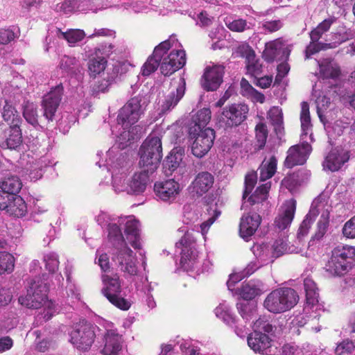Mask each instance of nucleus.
<instances>
[{"instance_id":"0eeeda50","label":"nucleus","mask_w":355,"mask_h":355,"mask_svg":"<svg viewBox=\"0 0 355 355\" xmlns=\"http://www.w3.org/2000/svg\"><path fill=\"white\" fill-rule=\"evenodd\" d=\"M189 137L193 141L191 145L192 154L198 158L203 157L211 148L216 137L215 131L210 128L200 130L196 126H190Z\"/></svg>"},{"instance_id":"5fc2aeb1","label":"nucleus","mask_w":355,"mask_h":355,"mask_svg":"<svg viewBox=\"0 0 355 355\" xmlns=\"http://www.w3.org/2000/svg\"><path fill=\"white\" fill-rule=\"evenodd\" d=\"M257 180L255 173H248L245 177V189L243 193V198L245 199L253 190Z\"/></svg>"},{"instance_id":"f3484780","label":"nucleus","mask_w":355,"mask_h":355,"mask_svg":"<svg viewBox=\"0 0 355 355\" xmlns=\"http://www.w3.org/2000/svg\"><path fill=\"white\" fill-rule=\"evenodd\" d=\"M214 183V175L207 171L198 173L189 186L191 193L197 197L207 193Z\"/></svg>"},{"instance_id":"aec40b11","label":"nucleus","mask_w":355,"mask_h":355,"mask_svg":"<svg viewBox=\"0 0 355 355\" xmlns=\"http://www.w3.org/2000/svg\"><path fill=\"white\" fill-rule=\"evenodd\" d=\"M156 196L163 201L173 200L179 193L180 184L174 180L157 182L154 185Z\"/></svg>"},{"instance_id":"b1692460","label":"nucleus","mask_w":355,"mask_h":355,"mask_svg":"<svg viewBox=\"0 0 355 355\" xmlns=\"http://www.w3.org/2000/svg\"><path fill=\"white\" fill-rule=\"evenodd\" d=\"M105 345L102 349L103 355H119L122 349L121 336L114 330H108L105 334Z\"/></svg>"},{"instance_id":"4be33fe9","label":"nucleus","mask_w":355,"mask_h":355,"mask_svg":"<svg viewBox=\"0 0 355 355\" xmlns=\"http://www.w3.org/2000/svg\"><path fill=\"white\" fill-rule=\"evenodd\" d=\"M185 80L180 78L177 83L175 89L166 96L163 104L162 105V113L164 114L173 109L180 101L182 98L185 93Z\"/></svg>"},{"instance_id":"6ab92c4d","label":"nucleus","mask_w":355,"mask_h":355,"mask_svg":"<svg viewBox=\"0 0 355 355\" xmlns=\"http://www.w3.org/2000/svg\"><path fill=\"white\" fill-rule=\"evenodd\" d=\"M286 46V41L282 37L266 42L262 57L267 62H272L281 51L288 57L291 49Z\"/></svg>"},{"instance_id":"72a5a7b5","label":"nucleus","mask_w":355,"mask_h":355,"mask_svg":"<svg viewBox=\"0 0 355 355\" xmlns=\"http://www.w3.org/2000/svg\"><path fill=\"white\" fill-rule=\"evenodd\" d=\"M277 165V159L275 155L271 156L268 161L264 159L258 169L260 180L266 181L271 178L276 173Z\"/></svg>"},{"instance_id":"774afa93","label":"nucleus","mask_w":355,"mask_h":355,"mask_svg":"<svg viewBox=\"0 0 355 355\" xmlns=\"http://www.w3.org/2000/svg\"><path fill=\"white\" fill-rule=\"evenodd\" d=\"M12 300V294L9 289L0 288V306L8 304Z\"/></svg>"},{"instance_id":"bf43d9fd","label":"nucleus","mask_w":355,"mask_h":355,"mask_svg":"<svg viewBox=\"0 0 355 355\" xmlns=\"http://www.w3.org/2000/svg\"><path fill=\"white\" fill-rule=\"evenodd\" d=\"M221 211L220 210L216 209H214L213 215L200 225V231L203 236H205L208 232L209 227L216 221V220L219 217Z\"/></svg>"},{"instance_id":"e2e57ef3","label":"nucleus","mask_w":355,"mask_h":355,"mask_svg":"<svg viewBox=\"0 0 355 355\" xmlns=\"http://www.w3.org/2000/svg\"><path fill=\"white\" fill-rule=\"evenodd\" d=\"M287 247V243L282 239L276 240L272 245L274 254L277 257L282 255L286 252Z\"/></svg>"},{"instance_id":"052dcab7","label":"nucleus","mask_w":355,"mask_h":355,"mask_svg":"<svg viewBox=\"0 0 355 355\" xmlns=\"http://www.w3.org/2000/svg\"><path fill=\"white\" fill-rule=\"evenodd\" d=\"M343 234L347 238H355V216L345 223L343 227Z\"/></svg>"},{"instance_id":"2f4dec72","label":"nucleus","mask_w":355,"mask_h":355,"mask_svg":"<svg viewBox=\"0 0 355 355\" xmlns=\"http://www.w3.org/2000/svg\"><path fill=\"white\" fill-rule=\"evenodd\" d=\"M9 198L10 200L7 203V207H6L5 211L15 217L24 216L26 213V205L23 198L16 195H12V198Z\"/></svg>"},{"instance_id":"a211bd4d","label":"nucleus","mask_w":355,"mask_h":355,"mask_svg":"<svg viewBox=\"0 0 355 355\" xmlns=\"http://www.w3.org/2000/svg\"><path fill=\"white\" fill-rule=\"evenodd\" d=\"M261 223L259 214L250 211L243 215L239 223V234L244 239H248L257 230Z\"/></svg>"},{"instance_id":"f704fd0d","label":"nucleus","mask_w":355,"mask_h":355,"mask_svg":"<svg viewBox=\"0 0 355 355\" xmlns=\"http://www.w3.org/2000/svg\"><path fill=\"white\" fill-rule=\"evenodd\" d=\"M115 73H107L105 77L96 81L91 87V94L93 96H98L100 93L108 91L110 86L114 83Z\"/></svg>"},{"instance_id":"39448f33","label":"nucleus","mask_w":355,"mask_h":355,"mask_svg":"<svg viewBox=\"0 0 355 355\" xmlns=\"http://www.w3.org/2000/svg\"><path fill=\"white\" fill-rule=\"evenodd\" d=\"M354 257V247L338 245L331 251V256L326 264V270L335 276L343 275L347 272L349 263Z\"/></svg>"},{"instance_id":"a18cd8bd","label":"nucleus","mask_w":355,"mask_h":355,"mask_svg":"<svg viewBox=\"0 0 355 355\" xmlns=\"http://www.w3.org/2000/svg\"><path fill=\"white\" fill-rule=\"evenodd\" d=\"M250 300H242L236 304L239 313L243 318L248 320L256 311V306Z\"/></svg>"},{"instance_id":"69168bd1","label":"nucleus","mask_w":355,"mask_h":355,"mask_svg":"<svg viewBox=\"0 0 355 355\" xmlns=\"http://www.w3.org/2000/svg\"><path fill=\"white\" fill-rule=\"evenodd\" d=\"M272 82V76H265L263 77L258 76L257 78H254L253 83L262 89H266L270 86Z\"/></svg>"},{"instance_id":"a878e982","label":"nucleus","mask_w":355,"mask_h":355,"mask_svg":"<svg viewBox=\"0 0 355 355\" xmlns=\"http://www.w3.org/2000/svg\"><path fill=\"white\" fill-rule=\"evenodd\" d=\"M247 74L254 78L260 76L263 73V64L261 60L257 58L254 51L250 48L245 51Z\"/></svg>"},{"instance_id":"2eb2a0df","label":"nucleus","mask_w":355,"mask_h":355,"mask_svg":"<svg viewBox=\"0 0 355 355\" xmlns=\"http://www.w3.org/2000/svg\"><path fill=\"white\" fill-rule=\"evenodd\" d=\"M311 150V146L308 143L292 146L287 151V156L284 162V166L292 168L295 166L304 164Z\"/></svg>"},{"instance_id":"4d7b16f0","label":"nucleus","mask_w":355,"mask_h":355,"mask_svg":"<svg viewBox=\"0 0 355 355\" xmlns=\"http://www.w3.org/2000/svg\"><path fill=\"white\" fill-rule=\"evenodd\" d=\"M171 46L172 44L171 40H166L155 46L153 53H154V55H157L159 59H162Z\"/></svg>"},{"instance_id":"9d476101","label":"nucleus","mask_w":355,"mask_h":355,"mask_svg":"<svg viewBox=\"0 0 355 355\" xmlns=\"http://www.w3.org/2000/svg\"><path fill=\"white\" fill-rule=\"evenodd\" d=\"M48 288L42 282H31L26 296L19 297V302L28 308L38 309L47 300Z\"/></svg>"},{"instance_id":"7c9ffc66","label":"nucleus","mask_w":355,"mask_h":355,"mask_svg":"<svg viewBox=\"0 0 355 355\" xmlns=\"http://www.w3.org/2000/svg\"><path fill=\"white\" fill-rule=\"evenodd\" d=\"M141 171L135 173L130 182V190L135 193L144 192L149 181V175L153 173H150L146 168H141Z\"/></svg>"},{"instance_id":"6e6d98bb","label":"nucleus","mask_w":355,"mask_h":355,"mask_svg":"<svg viewBox=\"0 0 355 355\" xmlns=\"http://www.w3.org/2000/svg\"><path fill=\"white\" fill-rule=\"evenodd\" d=\"M267 116L271 125L284 122L282 110L277 106L271 107Z\"/></svg>"},{"instance_id":"4c0bfd02","label":"nucleus","mask_w":355,"mask_h":355,"mask_svg":"<svg viewBox=\"0 0 355 355\" xmlns=\"http://www.w3.org/2000/svg\"><path fill=\"white\" fill-rule=\"evenodd\" d=\"M23 116L25 120L35 128L40 127L39 123V114L36 105L27 102L24 106Z\"/></svg>"},{"instance_id":"6e6552de","label":"nucleus","mask_w":355,"mask_h":355,"mask_svg":"<svg viewBox=\"0 0 355 355\" xmlns=\"http://www.w3.org/2000/svg\"><path fill=\"white\" fill-rule=\"evenodd\" d=\"M102 280L104 286L101 291L108 301L121 310H128L131 304L126 299L121 297V281L119 275L114 274L112 276L104 275L102 276Z\"/></svg>"},{"instance_id":"e433bc0d","label":"nucleus","mask_w":355,"mask_h":355,"mask_svg":"<svg viewBox=\"0 0 355 355\" xmlns=\"http://www.w3.org/2000/svg\"><path fill=\"white\" fill-rule=\"evenodd\" d=\"M21 182L17 176H9L1 182V189L7 193L15 195L21 189Z\"/></svg>"},{"instance_id":"5701e85b","label":"nucleus","mask_w":355,"mask_h":355,"mask_svg":"<svg viewBox=\"0 0 355 355\" xmlns=\"http://www.w3.org/2000/svg\"><path fill=\"white\" fill-rule=\"evenodd\" d=\"M349 159L348 151L343 149H332L325 158L324 166L331 171H337Z\"/></svg>"},{"instance_id":"0e129e2a","label":"nucleus","mask_w":355,"mask_h":355,"mask_svg":"<svg viewBox=\"0 0 355 355\" xmlns=\"http://www.w3.org/2000/svg\"><path fill=\"white\" fill-rule=\"evenodd\" d=\"M282 355H302V350L297 345L286 344L282 347Z\"/></svg>"},{"instance_id":"13d9d810","label":"nucleus","mask_w":355,"mask_h":355,"mask_svg":"<svg viewBox=\"0 0 355 355\" xmlns=\"http://www.w3.org/2000/svg\"><path fill=\"white\" fill-rule=\"evenodd\" d=\"M15 38V32L10 28H0V44H8Z\"/></svg>"},{"instance_id":"58836bf2","label":"nucleus","mask_w":355,"mask_h":355,"mask_svg":"<svg viewBox=\"0 0 355 355\" xmlns=\"http://www.w3.org/2000/svg\"><path fill=\"white\" fill-rule=\"evenodd\" d=\"M255 132V148L257 150H262L266 144L268 137V130L266 123H258L254 128Z\"/></svg>"},{"instance_id":"7ed1b4c3","label":"nucleus","mask_w":355,"mask_h":355,"mask_svg":"<svg viewBox=\"0 0 355 355\" xmlns=\"http://www.w3.org/2000/svg\"><path fill=\"white\" fill-rule=\"evenodd\" d=\"M141 168L154 173L162 158V144L158 136L150 135L143 142L139 150Z\"/></svg>"},{"instance_id":"338daca9","label":"nucleus","mask_w":355,"mask_h":355,"mask_svg":"<svg viewBox=\"0 0 355 355\" xmlns=\"http://www.w3.org/2000/svg\"><path fill=\"white\" fill-rule=\"evenodd\" d=\"M241 94L243 96L249 97L255 89L245 78H243L241 80Z\"/></svg>"},{"instance_id":"680f3d73","label":"nucleus","mask_w":355,"mask_h":355,"mask_svg":"<svg viewBox=\"0 0 355 355\" xmlns=\"http://www.w3.org/2000/svg\"><path fill=\"white\" fill-rule=\"evenodd\" d=\"M254 330L259 331H264L266 333H270L273 330L272 325L268 321L263 320L261 318L257 320L254 323Z\"/></svg>"},{"instance_id":"79ce46f5","label":"nucleus","mask_w":355,"mask_h":355,"mask_svg":"<svg viewBox=\"0 0 355 355\" xmlns=\"http://www.w3.org/2000/svg\"><path fill=\"white\" fill-rule=\"evenodd\" d=\"M107 60L103 57L91 59L88 62V69L90 76L95 78L103 71L107 65Z\"/></svg>"},{"instance_id":"c9c22d12","label":"nucleus","mask_w":355,"mask_h":355,"mask_svg":"<svg viewBox=\"0 0 355 355\" xmlns=\"http://www.w3.org/2000/svg\"><path fill=\"white\" fill-rule=\"evenodd\" d=\"M311 41L309 44L306 46L305 50H304V56L305 59H309L311 55L321 51H325L329 49H333L336 47V45L331 44V43H326L320 42L319 40L313 39H310Z\"/></svg>"},{"instance_id":"393cba45","label":"nucleus","mask_w":355,"mask_h":355,"mask_svg":"<svg viewBox=\"0 0 355 355\" xmlns=\"http://www.w3.org/2000/svg\"><path fill=\"white\" fill-rule=\"evenodd\" d=\"M296 205V200L293 198L286 201L282 214H279L275 220V225L279 230H285L291 225L295 213Z\"/></svg>"},{"instance_id":"8fccbe9b","label":"nucleus","mask_w":355,"mask_h":355,"mask_svg":"<svg viewBox=\"0 0 355 355\" xmlns=\"http://www.w3.org/2000/svg\"><path fill=\"white\" fill-rule=\"evenodd\" d=\"M284 26V24L280 19L275 20H266L262 22L261 28L264 31V33H273Z\"/></svg>"},{"instance_id":"473e14b6","label":"nucleus","mask_w":355,"mask_h":355,"mask_svg":"<svg viewBox=\"0 0 355 355\" xmlns=\"http://www.w3.org/2000/svg\"><path fill=\"white\" fill-rule=\"evenodd\" d=\"M20 126L21 125L9 126V135L6 141L2 144V148L15 150L21 144L22 133Z\"/></svg>"},{"instance_id":"ea45409f","label":"nucleus","mask_w":355,"mask_h":355,"mask_svg":"<svg viewBox=\"0 0 355 355\" xmlns=\"http://www.w3.org/2000/svg\"><path fill=\"white\" fill-rule=\"evenodd\" d=\"M211 118V112L209 108H203L198 111L193 117V121L190 126H196L200 130L205 129Z\"/></svg>"},{"instance_id":"c756f323","label":"nucleus","mask_w":355,"mask_h":355,"mask_svg":"<svg viewBox=\"0 0 355 355\" xmlns=\"http://www.w3.org/2000/svg\"><path fill=\"white\" fill-rule=\"evenodd\" d=\"M184 155V150L182 148H174L171 151L163 164L164 172L167 175H171L179 167Z\"/></svg>"},{"instance_id":"37998d69","label":"nucleus","mask_w":355,"mask_h":355,"mask_svg":"<svg viewBox=\"0 0 355 355\" xmlns=\"http://www.w3.org/2000/svg\"><path fill=\"white\" fill-rule=\"evenodd\" d=\"M162 60V59L161 58L159 59L157 55H154V53H153L142 66V75L148 76L155 72L159 66L161 67Z\"/></svg>"},{"instance_id":"412c9836","label":"nucleus","mask_w":355,"mask_h":355,"mask_svg":"<svg viewBox=\"0 0 355 355\" xmlns=\"http://www.w3.org/2000/svg\"><path fill=\"white\" fill-rule=\"evenodd\" d=\"M270 338L261 331L254 330L248 336V345L255 352L268 354L271 347Z\"/></svg>"},{"instance_id":"c85d7f7f","label":"nucleus","mask_w":355,"mask_h":355,"mask_svg":"<svg viewBox=\"0 0 355 355\" xmlns=\"http://www.w3.org/2000/svg\"><path fill=\"white\" fill-rule=\"evenodd\" d=\"M125 234L131 246L135 250L141 248L139 221L135 219L128 220L125 223Z\"/></svg>"},{"instance_id":"cd10ccee","label":"nucleus","mask_w":355,"mask_h":355,"mask_svg":"<svg viewBox=\"0 0 355 355\" xmlns=\"http://www.w3.org/2000/svg\"><path fill=\"white\" fill-rule=\"evenodd\" d=\"M1 116L9 126L21 125V118L15 108V105L10 99L6 98L3 101L1 109Z\"/></svg>"},{"instance_id":"864d4df0","label":"nucleus","mask_w":355,"mask_h":355,"mask_svg":"<svg viewBox=\"0 0 355 355\" xmlns=\"http://www.w3.org/2000/svg\"><path fill=\"white\" fill-rule=\"evenodd\" d=\"M315 214H312L309 212L305 217V218L302 222L297 232L298 237L304 236L309 232V229L311 228V225L315 220Z\"/></svg>"},{"instance_id":"09e8293b","label":"nucleus","mask_w":355,"mask_h":355,"mask_svg":"<svg viewBox=\"0 0 355 355\" xmlns=\"http://www.w3.org/2000/svg\"><path fill=\"white\" fill-rule=\"evenodd\" d=\"M63 37L69 44H76L83 40L85 37V33L80 29H70L62 33Z\"/></svg>"},{"instance_id":"4468645a","label":"nucleus","mask_w":355,"mask_h":355,"mask_svg":"<svg viewBox=\"0 0 355 355\" xmlns=\"http://www.w3.org/2000/svg\"><path fill=\"white\" fill-rule=\"evenodd\" d=\"M225 67L222 65H214L205 68L201 78V84L206 91H216L223 83Z\"/></svg>"},{"instance_id":"423d86ee","label":"nucleus","mask_w":355,"mask_h":355,"mask_svg":"<svg viewBox=\"0 0 355 355\" xmlns=\"http://www.w3.org/2000/svg\"><path fill=\"white\" fill-rule=\"evenodd\" d=\"M96 326L85 320L76 323L69 333V341L80 351H87L96 338Z\"/></svg>"},{"instance_id":"c03bdc74","label":"nucleus","mask_w":355,"mask_h":355,"mask_svg":"<svg viewBox=\"0 0 355 355\" xmlns=\"http://www.w3.org/2000/svg\"><path fill=\"white\" fill-rule=\"evenodd\" d=\"M333 23L334 20L331 18L323 20L309 33L310 39L320 40L323 34L329 30Z\"/></svg>"},{"instance_id":"9b49d317","label":"nucleus","mask_w":355,"mask_h":355,"mask_svg":"<svg viewBox=\"0 0 355 355\" xmlns=\"http://www.w3.org/2000/svg\"><path fill=\"white\" fill-rule=\"evenodd\" d=\"M141 98L139 96L131 98L120 110L117 122L125 128L136 123L143 114L141 105Z\"/></svg>"},{"instance_id":"49530a36","label":"nucleus","mask_w":355,"mask_h":355,"mask_svg":"<svg viewBox=\"0 0 355 355\" xmlns=\"http://www.w3.org/2000/svg\"><path fill=\"white\" fill-rule=\"evenodd\" d=\"M14 257L6 252H0V275L11 272L14 269Z\"/></svg>"},{"instance_id":"f8f14e48","label":"nucleus","mask_w":355,"mask_h":355,"mask_svg":"<svg viewBox=\"0 0 355 355\" xmlns=\"http://www.w3.org/2000/svg\"><path fill=\"white\" fill-rule=\"evenodd\" d=\"M64 92L63 86L60 84L52 88L49 92L45 94L41 101V107L43 110V116L48 122H53L55 114L60 105Z\"/></svg>"},{"instance_id":"1a4fd4ad","label":"nucleus","mask_w":355,"mask_h":355,"mask_svg":"<svg viewBox=\"0 0 355 355\" xmlns=\"http://www.w3.org/2000/svg\"><path fill=\"white\" fill-rule=\"evenodd\" d=\"M195 241L192 232L187 231L175 244L177 248L181 249L180 266L184 270H192L198 258L197 252L193 247Z\"/></svg>"},{"instance_id":"a19ab883","label":"nucleus","mask_w":355,"mask_h":355,"mask_svg":"<svg viewBox=\"0 0 355 355\" xmlns=\"http://www.w3.org/2000/svg\"><path fill=\"white\" fill-rule=\"evenodd\" d=\"M261 293L260 288L252 282L243 283L239 294L244 300H251Z\"/></svg>"},{"instance_id":"bb28decb","label":"nucleus","mask_w":355,"mask_h":355,"mask_svg":"<svg viewBox=\"0 0 355 355\" xmlns=\"http://www.w3.org/2000/svg\"><path fill=\"white\" fill-rule=\"evenodd\" d=\"M320 74L323 79L336 80L341 75L339 64L331 58H324L319 62Z\"/></svg>"},{"instance_id":"de8ad7c7","label":"nucleus","mask_w":355,"mask_h":355,"mask_svg":"<svg viewBox=\"0 0 355 355\" xmlns=\"http://www.w3.org/2000/svg\"><path fill=\"white\" fill-rule=\"evenodd\" d=\"M300 122L302 130L304 132L312 126L309 112V105L306 101L301 103Z\"/></svg>"},{"instance_id":"ddd939ff","label":"nucleus","mask_w":355,"mask_h":355,"mask_svg":"<svg viewBox=\"0 0 355 355\" xmlns=\"http://www.w3.org/2000/svg\"><path fill=\"white\" fill-rule=\"evenodd\" d=\"M186 63V53L184 50H173L162 60L160 71L168 76L182 68Z\"/></svg>"},{"instance_id":"dca6fc26","label":"nucleus","mask_w":355,"mask_h":355,"mask_svg":"<svg viewBox=\"0 0 355 355\" xmlns=\"http://www.w3.org/2000/svg\"><path fill=\"white\" fill-rule=\"evenodd\" d=\"M270 188L271 182H266L258 187L254 192L248 197L247 202L250 206L252 212L261 213L264 208L268 207L267 200Z\"/></svg>"},{"instance_id":"20e7f679","label":"nucleus","mask_w":355,"mask_h":355,"mask_svg":"<svg viewBox=\"0 0 355 355\" xmlns=\"http://www.w3.org/2000/svg\"><path fill=\"white\" fill-rule=\"evenodd\" d=\"M248 112L249 107L245 103H232L225 106L216 119V127L225 131L238 127L247 119Z\"/></svg>"},{"instance_id":"f03ea898","label":"nucleus","mask_w":355,"mask_h":355,"mask_svg":"<svg viewBox=\"0 0 355 355\" xmlns=\"http://www.w3.org/2000/svg\"><path fill=\"white\" fill-rule=\"evenodd\" d=\"M295 290L289 287L276 288L269 293L263 301L264 308L270 313L279 314L290 311L299 302Z\"/></svg>"},{"instance_id":"603ef678","label":"nucleus","mask_w":355,"mask_h":355,"mask_svg":"<svg viewBox=\"0 0 355 355\" xmlns=\"http://www.w3.org/2000/svg\"><path fill=\"white\" fill-rule=\"evenodd\" d=\"M225 25L233 32L241 33L249 28L247 21L243 19H237L232 21L227 19L225 21Z\"/></svg>"},{"instance_id":"3c124183","label":"nucleus","mask_w":355,"mask_h":355,"mask_svg":"<svg viewBox=\"0 0 355 355\" xmlns=\"http://www.w3.org/2000/svg\"><path fill=\"white\" fill-rule=\"evenodd\" d=\"M354 349V343L349 339H345L337 345L335 353L336 355L349 354H352Z\"/></svg>"},{"instance_id":"f257e3e1","label":"nucleus","mask_w":355,"mask_h":355,"mask_svg":"<svg viewBox=\"0 0 355 355\" xmlns=\"http://www.w3.org/2000/svg\"><path fill=\"white\" fill-rule=\"evenodd\" d=\"M108 241L117 249V252L112 258L120 270L135 276L137 275V266L133 258L132 250L127 245L120 227L116 223L109 224L107 226Z\"/></svg>"}]
</instances>
